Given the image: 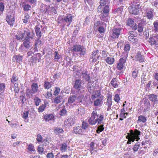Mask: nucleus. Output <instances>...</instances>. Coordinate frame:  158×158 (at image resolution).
Returning <instances> with one entry per match:
<instances>
[{
  "label": "nucleus",
  "instance_id": "nucleus-62",
  "mask_svg": "<svg viewBox=\"0 0 158 158\" xmlns=\"http://www.w3.org/2000/svg\"><path fill=\"white\" fill-rule=\"evenodd\" d=\"M104 23L100 21H97L94 23V27H97L101 26V24L102 25Z\"/></svg>",
  "mask_w": 158,
  "mask_h": 158
},
{
  "label": "nucleus",
  "instance_id": "nucleus-37",
  "mask_svg": "<svg viewBox=\"0 0 158 158\" xmlns=\"http://www.w3.org/2000/svg\"><path fill=\"white\" fill-rule=\"evenodd\" d=\"M67 145L66 143H63L61 145L60 147V150L61 152H65L67 148Z\"/></svg>",
  "mask_w": 158,
  "mask_h": 158
},
{
  "label": "nucleus",
  "instance_id": "nucleus-1",
  "mask_svg": "<svg viewBox=\"0 0 158 158\" xmlns=\"http://www.w3.org/2000/svg\"><path fill=\"white\" fill-rule=\"evenodd\" d=\"M129 132L130 133H128L126 137V138L128 139L127 144H131V142H134L135 140L138 141L140 139L139 135L141 134L140 131L137 129H135L134 131L131 130Z\"/></svg>",
  "mask_w": 158,
  "mask_h": 158
},
{
  "label": "nucleus",
  "instance_id": "nucleus-27",
  "mask_svg": "<svg viewBox=\"0 0 158 158\" xmlns=\"http://www.w3.org/2000/svg\"><path fill=\"white\" fill-rule=\"evenodd\" d=\"M101 95V90H96L91 95V98L92 100H94L100 96Z\"/></svg>",
  "mask_w": 158,
  "mask_h": 158
},
{
  "label": "nucleus",
  "instance_id": "nucleus-11",
  "mask_svg": "<svg viewBox=\"0 0 158 158\" xmlns=\"http://www.w3.org/2000/svg\"><path fill=\"white\" fill-rule=\"evenodd\" d=\"M42 55L41 54L38 53L34 56H32L30 60L32 64H36L40 62L41 60Z\"/></svg>",
  "mask_w": 158,
  "mask_h": 158
},
{
  "label": "nucleus",
  "instance_id": "nucleus-61",
  "mask_svg": "<svg viewBox=\"0 0 158 158\" xmlns=\"http://www.w3.org/2000/svg\"><path fill=\"white\" fill-rule=\"evenodd\" d=\"M27 149L30 151L34 152L35 151L34 147L32 144H30L29 145Z\"/></svg>",
  "mask_w": 158,
  "mask_h": 158
},
{
  "label": "nucleus",
  "instance_id": "nucleus-54",
  "mask_svg": "<svg viewBox=\"0 0 158 158\" xmlns=\"http://www.w3.org/2000/svg\"><path fill=\"white\" fill-rule=\"evenodd\" d=\"M60 88L58 87H55V90L53 94L55 96H56L60 93Z\"/></svg>",
  "mask_w": 158,
  "mask_h": 158
},
{
  "label": "nucleus",
  "instance_id": "nucleus-44",
  "mask_svg": "<svg viewBox=\"0 0 158 158\" xmlns=\"http://www.w3.org/2000/svg\"><path fill=\"white\" fill-rule=\"evenodd\" d=\"M35 104L36 106L39 105L41 102V100L37 97H35L34 99Z\"/></svg>",
  "mask_w": 158,
  "mask_h": 158
},
{
  "label": "nucleus",
  "instance_id": "nucleus-28",
  "mask_svg": "<svg viewBox=\"0 0 158 158\" xmlns=\"http://www.w3.org/2000/svg\"><path fill=\"white\" fill-rule=\"evenodd\" d=\"M99 3L100 4L97 8L98 10L100 8H103L106 5V4L108 5L109 2L108 0H101Z\"/></svg>",
  "mask_w": 158,
  "mask_h": 158
},
{
  "label": "nucleus",
  "instance_id": "nucleus-24",
  "mask_svg": "<svg viewBox=\"0 0 158 158\" xmlns=\"http://www.w3.org/2000/svg\"><path fill=\"white\" fill-rule=\"evenodd\" d=\"M96 118H97V120H96L95 124L97 123H98V124H101L103 123L104 119V116L103 115L97 113V116Z\"/></svg>",
  "mask_w": 158,
  "mask_h": 158
},
{
  "label": "nucleus",
  "instance_id": "nucleus-12",
  "mask_svg": "<svg viewBox=\"0 0 158 158\" xmlns=\"http://www.w3.org/2000/svg\"><path fill=\"white\" fill-rule=\"evenodd\" d=\"M126 24L127 26H130L132 29L134 30H136L137 28V25L134 22V19H128Z\"/></svg>",
  "mask_w": 158,
  "mask_h": 158
},
{
  "label": "nucleus",
  "instance_id": "nucleus-19",
  "mask_svg": "<svg viewBox=\"0 0 158 158\" xmlns=\"http://www.w3.org/2000/svg\"><path fill=\"white\" fill-rule=\"evenodd\" d=\"M6 46V44L4 43H2L0 44V54L2 56H4L5 55Z\"/></svg>",
  "mask_w": 158,
  "mask_h": 158
},
{
  "label": "nucleus",
  "instance_id": "nucleus-8",
  "mask_svg": "<svg viewBox=\"0 0 158 158\" xmlns=\"http://www.w3.org/2000/svg\"><path fill=\"white\" fill-rule=\"evenodd\" d=\"M99 56V51L98 50L93 51L92 53L91 56L90 58L92 63H94L97 61Z\"/></svg>",
  "mask_w": 158,
  "mask_h": 158
},
{
  "label": "nucleus",
  "instance_id": "nucleus-22",
  "mask_svg": "<svg viewBox=\"0 0 158 158\" xmlns=\"http://www.w3.org/2000/svg\"><path fill=\"white\" fill-rule=\"evenodd\" d=\"M73 132L76 134H81L82 130L81 126H76L73 127Z\"/></svg>",
  "mask_w": 158,
  "mask_h": 158
},
{
  "label": "nucleus",
  "instance_id": "nucleus-36",
  "mask_svg": "<svg viewBox=\"0 0 158 158\" xmlns=\"http://www.w3.org/2000/svg\"><path fill=\"white\" fill-rule=\"evenodd\" d=\"M22 6L24 11H28L30 10L31 8V5L28 4H27L25 2L23 3Z\"/></svg>",
  "mask_w": 158,
  "mask_h": 158
},
{
  "label": "nucleus",
  "instance_id": "nucleus-21",
  "mask_svg": "<svg viewBox=\"0 0 158 158\" xmlns=\"http://www.w3.org/2000/svg\"><path fill=\"white\" fill-rule=\"evenodd\" d=\"M104 60L106 63L110 65L113 64L115 61V59L114 57L111 56H108L104 59Z\"/></svg>",
  "mask_w": 158,
  "mask_h": 158
},
{
  "label": "nucleus",
  "instance_id": "nucleus-30",
  "mask_svg": "<svg viewBox=\"0 0 158 158\" xmlns=\"http://www.w3.org/2000/svg\"><path fill=\"white\" fill-rule=\"evenodd\" d=\"M147 119L145 116L143 115H140L138 117V119L137 121V123L140 122L145 123Z\"/></svg>",
  "mask_w": 158,
  "mask_h": 158
},
{
  "label": "nucleus",
  "instance_id": "nucleus-43",
  "mask_svg": "<svg viewBox=\"0 0 158 158\" xmlns=\"http://www.w3.org/2000/svg\"><path fill=\"white\" fill-rule=\"evenodd\" d=\"M25 41L23 43V45L24 47L27 48H28L30 47V42L29 41V38L25 39Z\"/></svg>",
  "mask_w": 158,
  "mask_h": 158
},
{
  "label": "nucleus",
  "instance_id": "nucleus-29",
  "mask_svg": "<svg viewBox=\"0 0 158 158\" xmlns=\"http://www.w3.org/2000/svg\"><path fill=\"white\" fill-rule=\"evenodd\" d=\"M109 15L101 14L100 15V18L101 20L107 22L109 19Z\"/></svg>",
  "mask_w": 158,
  "mask_h": 158
},
{
  "label": "nucleus",
  "instance_id": "nucleus-17",
  "mask_svg": "<svg viewBox=\"0 0 158 158\" xmlns=\"http://www.w3.org/2000/svg\"><path fill=\"white\" fill-rule=\"evenodd\" d=\"M56 10L55 7L50 6L49 5L48 6L47 11H46V13H47L49 15H51L56 14Z\"/></svg>",
  "mask_w": 158,
  "mask_h": 158
},
{
  "label": "nucleus",
  "instance_id": "nucleus-10",
  "mask_svg": "<svg viewBox=\"0 0 158 158\" xmlns=\"http://www.w3.org/2000/svg\"><path fill=\"white\" fill-rule=\"evenodd\" d=\"M73 16L71 14L66 15L62 18V21L64 22L67 23V26L69 27L72 22Z\"/></svg>",
  "mask_w": 158,
  "mask_h": 158
},
{
  "label": "nucleus",
  "instance_id": "nucleus-31",
  "mask_svg": "<svg viewBox=\"0 0 158 158\" xmlns=\"http://www.w3.org/2000/svg\"><path fill=\"white\" fill-rule=\"evenodd\" d=\"M148 42L152 46L156 45L157 42L155 40V37H150L148 40Z\"/></svg>",
  "mask_w": 158,
  "mask_h": 158
},
{
  "label": "nucleus",
  "instance_id": "nucleus-7",
  "mask_svg": "<svg viewBox=\"0 0 158 158\" xmlns=\"http://www.w3.org/2000/svg\"><path fill=\"white\" fill-rule=\"evenodd\" d=\"M76 118L75 116L72 115L69 116L68 119L64 121V124L66 125L72 126L75 123Z\"/></svg>",
  "mask_w": 158,
  "mask_h": 158
},
{
  "label": "nucleus",
  "instance_id": "nucleus-59",
  "mask_svg": "<svg viewBox=\"0 0 158 158\" xmlns=\"http://www.w3.org/2000/svg\"><path fill=\"white\" fill-rule=\"evenodd\" d=\"M29 18V16L28 14H26L25 15L24 18L23 19V22L24 23H27L28 21V19Z\"/></svg>",
  "mask_w": 158,
  "mask_h": 158
},
{
  "label": "nucleus",
  "instance_id": "nucleus-57",
  "mask_svg": "<svg viewBox=\"0 0 158 158\" xmlns=\"http://www.w3.org/2000/svg\"><path fill=\"white\" fill-rule=\"evenodd\" d=\"M36 139L38 143H40L42 141L43 137L40 134H38Z\"/></svg>",
  "mask_w": 158,
  "mask_h": 158
},
{
  "label": "nucleus",
  "instance_id": "nucleus-45",
  "mask_svg": "<svg viewBox=\"0 0 158 158\" xmlns=\"http://www.w3.org/2000/svg\"><path fill=\"white\" fill-rule=\"evenodd\" d=\"M29 114V112L28 111H25L22 114V117L24 121L28 118Z\"/></svg>",
  "mask_w": 158,
  "mask_h": 158
},
{
  "label": "nucleus",
  "instance_id": "nucleus-60",
  "mask_svg": "<svg viewBox=\"0 0 158 158\" xmlns=\"http://www.w3.org/2000/svg\"><path fill=\"white\" fill-rule=\"evenodd\" d=\"M14 90L15 93H18L19 91V88L18 87V84L15 83L14 85Z\"/></svg>",
  "mask_w": 158,
  "mask_h": 158
},
{
  "label": "nucleus",
  "instance_id": "nucleus-14",
  "mask_svg": "<svg viewBox=\"0 0 158 158\" xmlns=\"http://www.w3.org/2000/svg\"><path fill=\"white\" fill-rule=\"evenodd\" d=\"M106 98V105L108 107L107 110L109 111V110L111 109V106L112 105V95L110 94H108Z\"/></svg>",
  "mask_w": 158,
  "mask_h": 158
},
{
  "label": "nucleus",
  "instance_id": "nucleus-15",
  "mask_svg": "<svg viewBox=\"0 0 158 158\" xmlns=\"http://www.w3.org/2000/svg\"><path fill=\"white\" fill-rule=\"evenodd\" d=\"M73 87L76 90H78V92L80 91L81 89H84L83 87H81V81L79 79L76 80L74 83Z\"/></svg>",
  "mask_w": 158,
  "mask_h": 158
},
{
  "label": "nucleus",
  "instance_id": "nucleus-34",
  "mask_svg": "<svg viewBox=\"0 0 158 158\" xmlns=\"http://www.w3.org/2000/svg\"><path fill=\"white\" fill-rule=\"evenodd\" d=\"M146 16L148 19H152L154 16L153 11L150 10L146 13Z\"/></svg>",
  "mask_w": 158,
  "mask_h": 158
},
{
  "label": "nucleus",
  "instance_id": "nucleus-13",
  "mask_svg": "<svg viewBox=\"0 0 158 158\" xmlns=\"http://www.w3.org/2000/svg\"><path fill=\"white\" fill-rule=\"evenodd\" d=\"M97 10L98 12L101 13V14H109L110 11L109 6L108 5H106V6H105L102 8H100L99 10L98 8H97Z\"/></svg>",
  "mask_w": 158,
  "mask_h": 158
},
{
  "label": "nucleus",
  "instance_id": "nucleus-3",
  "mask_svg": "<svg viewBox=\"0 0 158 158\" xmlns=\"http://www.w3.org/2000/svg\"><path fill=\"white\" fill-rule=\"evenodd\" d=\"M122 56L123 57L119 59L116 66L117 69L119 70H122L124 67L128 56L127 53L123 52Z\"/></svg>",
  "mask_w": 158,
  "mask_h": 158
},
{
  "label": "nucleus",
  "instance_id": "nucleus-41",
  "mask_svg": "<svg viewBox=\"0 0 158 158\" xmlns=\"http://www.w3.org/2000/svg\"><path fill=\"white\" fill-rule=\"evenodd\" d=\"M140 146V143L139 142L136 143L133 146L132 149L134 152H136L138 151Z\"/></svg>",
  "mask_w": 158,
  "mask_h": 158
},
{
  "label": "nucleus",
  "instance_id": "nucleus-40",
  "mask_svg": "<svg viewBox=\"0 0 158 158\" xmlns=\"http://www.w3.org/2000/svg\"><path fill=\"white\" fill-rule=\"evenodd\" d=\"M112 86L114 88H116L118 87V85L117 83V79L116 78H113L110 82Z\"/></svg>",
  "mask_w": 158,
  "mask_h": 158
},
{
  "label": "nucleus",
  "instance_id": "nucleus-23",
  "mask_svg": "<svg viewBox=\"0 0 158 158\" xmlns=\"http://www.w3.org/2000/svg\"><path fill=\"white\" fill-rule=\"evenodd\" d=\"M135 58L140 62H143L144 61V56L143 55H141V53L139 52H137L135 56Z\"/></svg>",
  "mask_w": 158,
  "mask_h": 158
},
{
  "label": "nucleus",
  "instance_id": "nucleus-9",
  "mask_svg": "<svg viewBox=\"0 0 158 158\" xmlns=\"http://www.w3.org/2000/svg\"><path fill=\"white\" fill-rule=\"evenodd\" d=\"M97 116V112L93 111L91 114L90 117L88 119V122L89 124L94 125L95 124L96 118Z\"/></svg>",
  "mask_w": 158,
  "mask_h": 158
},
{
  "label": "nucleus",
  "instance_id": "nucleus-50",
  "mask_svg": "<svg viewBox=\"0 0 158 158\" xmlns=\"http://www.w3.org/2000/svg\"><path fill=\"white\" fill-rule=\"evenodd\" d=\"M128 39L129 41L131 42L134 43H136L138 41V40L136 38H134V37L132 35H130L128 37Z\"/></svg>",
  "mask_w": 158,
  "mask_h": 158
},
{
  "label": "nucleus",
  "instance_id": "nucleus-35",
  "mask_svg": "<svg viewBox=\"0 0 158 158\" xmlns=\"http://www.w3.org/2000/svg\"><path fill=\"white\" fill-rule=\"evenodd\" d=\"M52 82L51 81L49 82L48 81H45L44 82V87L46 89H49L52 86Z\"/></svg>",
  "mask_w": 158,
  "mask_h": 158
},
{
  "label": "nucleus",
  "instance_id": "nucleus-47",
  "mask_svg": "<svg viewBox=\"0 0 158 158\" xmlns=\"http://www.w3.org/2000/svg\"><path fill=\"white\" fill-rule=\"evenodd\" d=\"M101 53L102 57L104 59L107 57L108 55L109 54V53L105 50L102 51Z\"/></svg>",
  "mask_w": 158,
  "mask_h": 158
},
{
  "label": "nucleus",
  "instance_id": "nucleus-42",
  "mask_svg": "<svg viewBox=\"0 0 158 158\" xmlns=\"http://www.w3.org/2000/svg\"><path fill=\"white\" fill-rule=\"evenodd\" d=\"M76 98L77 97L75 95L71 96L68 98V102L69 103H72L75 101Z\"/></svg>",
  "mask_w": 158,
  "mask_h": 158
},
{
  "label": "nucleus",
  "instance_id": "nucleus-38",
  "mask_svg": "<svg viewBox=\"0 0 158 158\" xmlns=\"http://www.w3.org/2000/svg\"><path fill=\"white\" fill-rule=\"evenodd\" d=\"M48 6V5H45L43 3L41 4L40 8L41 11L44 13H46V11H47Z\"/></svg>",
  "mask_w": 158,
  "mask_h": 158
},
{
  "label": "nucleus",
  "instance_id": "nucleus-2",
  "mask_svg": "<svg viewBox=\"0 0 158 158\" xmlns=\"http://www.w3.org/2000/svg\"><path fill=\"white\" fill-rule=\"evenodd\" d=\"M140 0H135L131 2L132 6L130 8H129V12L135 15H137L139 12L138 9L140 8Z\"/></svg>",
  "mask_w": 158,
  "mask_h": 158
},
{
  "label": "nucleus",
  "instance_id": "nucleus-51",
  "mask_svg": "<svg viewBox=\"0 0 158 158\" xmlns=\"http://www.w3.org/2000/svg\"><path fill=\"white\" fill-rule=\"evenodd\" d=\"M114 100L117 103H118L120 100V96L118 94H116L114 95Z\"/></svg>",
  "mask_w": 158,
  "mask_h": 158
},
{
  "label": "nucleus",
  "instance_id": "nucleus-20",
  "mask_svg": "<svg viewBox=\"0 0 158 158\" xmlns=\"http://www.w3.org/2000/svg\"><path fill=\"white\" fill-rule=\"evenodd\" d=\"M55 118L54 114H47L44 115V118L46 121H49L53 120Z\"/></svg>",
  "mask_w": 158,
  "mask_h": 158
},
{
  "label": "nucleus",
  "instance_id": "nucleus-63",
  "mask_svg": "<svg viewBox=\"0 0 158 158\" xmlns=\"http://www.w3.org/2000/svg\"><path fill=\"white\" fill-rule=\"evenodd\" d=\"M153 25L154 30L158 32V21H155L153 23Z\"/></svg>",
  "mask_w": 158,
  "mask_h": 158
},
{
  "label": "nucleus",
  "instance_id": "nucleus-32",
  "mask_svg": "<svg viewBox=\"0 0 158 158\" xmlns=\"http://www.w3.org/2000/svg\"><path fill=\"white\" fill-rule=\"evenodd\" d=\"M103 98L102 96L100 97L99 98L97 99L94 102V105L95 106H99L101 104L102 99L101 98Z\"/></svg>",
  "mask_w": 158,
  "mask_h": 158
},
{
  "label": "nucleus",
  "instance_id": "nucleus-56",
  "mask_svg": "<svg viewBox=\"0 0 158 158\" xmlns=\"http://www.w3.org/2000/svg\"><path fill=\"white\" fill-rule=\"evenodd\" d=\"M98 31L100 33L102 34L105 32V29L103 26H100L98 28Z\"/></svg>",
  "mask_w": 158,
  "mask_h": 158
},
{
  "label": "nucleus",
  "instance_id": "nucleus-64",
  "mask_svg": "<svg viewBox=\"0 0 158 158\" xmlns=\"http://www.w3.org/2000/svg\"><path fill=\"white\" fill-rule=\"evenodd\" d=\"M40 37H38V38L36 40L35 42V46H37L38 45H40L41 44L42 41L40 39Z\"/></svg>",
  "mask_w": 158,
  "mask_h": 158
},
{
  "label": "nucleus",
  "instance_id": "nucleus-5",
  "mask_svg": "<svg viewBox=\"0 0 158 158\" xmlns=\"http://www.w3.org/2000/svg\"><path fill=\"white\" fill-rule=\"evenodd\" d=\"M72 52H80V55H84L86 53V50L85 48H83L80 45L75 44L74 45L71 49Z\"/></svg>",
  "mask_w": 158,
  "mask_h": 158
},
{
  "label": "nucleus",
  "instance_id": "nucleus-33",
  "mask_svg": "<svg viewBox=\"0 0 158 158\" xmlns=\"http://www.w3.org/2000/svg\"><path fill=\"white\" fill-rule=\"evenodd\" d=\"M54 132L56 135H59L60 133H62L64 131L62 128L56 127L54 129Z\"/></svg>",
  "mask_w": 158,
  "mask_h": 158
},
{
  "label": "nucleus",
  "instance_id": "nucleus-4",
  "mask_svg": "<svg viewBox=\"0 0 158 158\" xmlns=\"http://www.w3.org/2000/svg\"><path fill=\"white\" fill-rule=\"evenodd\" d=\"M122 28H114L112 30V33L110 36L109 37L108 40H112L118 38L120 35Z\"/></svg>",
  "mask_w": 158,
  "mask_h": 158
},
{
  "label": "nucleus",
  "instance_id": "nucleus-6",
  "mask_svg": "<svg viewBox=\"0 0 158 158\" xmlns=\"http://www.w3.org/2000/svg\"><path fill=\"white\" fill-rule=\"evenodd\" d=\"M38 86L37 83H33L31 85V89H28L27 91L26 95L27 96H29L30 94H32L37 92L38 89Z\"/></svg>",
  "mask_w": 158,
  "mask_h": 158
},
{
  "label": "nucleus",
  "instance_id": "nucleus-58",
  "mask_svg": "<svg viewBox=\"0 0 158 158\" xmlns=\"http://www.w3.org/2000/svg\"><path fill=\"white\" fill-rule=\"evenodd\" d=\"M67 113V111L65 108H63L60 111V115L61 116H64Z\"/></svg>",
  "mask_w": 158,
  "mask_h": 158
},
{
  "label": "nucleus",
  "instance_id": "nucleus-39",
  "mask_svg": "<svg viewBox=\"0 0 158 158\" xmlns=\"http://www.w3.org/2000/svg\"><path fill=\"white\" fill-rule=\"evenodd\" d=\"M62 99V97L61 96H57L53 99V102L55 104H58L61 102Z\"/></svg>",
  "mask_w": 158,
  "mask_h": 158
},
{
  "label": "nucleus",
  "instance_id": "nucleus-49",
  "mask_svg": "<svg viewBox=\"0 0 158 158\" xmlns=\"http://www.w3.org/2000/svg\"><path fill=\"white\" fill-rule=\"evenodd\" d=\"M103 125H101L98 127L97 129L96 130V132L98 134H99L100 132L103 131L104 130Z\"/></svg>",
  "mask_w": 158,
  "mask_h": 158
},
{
  "label": "nucleus",
  "instance_id": "nucleus-16",
  "mask_svg": "<svg viewBox=\"0 0 158 158\" xmlns=\"http://www.w3.org/2000/svg\"><path fill=\"white\" fill-rule=\"evenodd\" d=\"M82 77L86 81L88 82V84L91 83L90 76V74L88 73V72L87 71L83 72L81 73Z\"/></svg>",
  "mask_w": 158,
  "mask_h": 158
},
{
  "label": "nucleus",
  "instance_id": "nucleus-46",
  "mask_svg": "<svg viewBox=\"0 0 158 158\" xmlns=\"http://www.w3.org/2000/svg\"><path fill=\"white\" fill-rule=\"evenodd\" d=\"M88 126L89 124L86 122L85 121L82 122L81 127L82 128L85 130L88 128Z\"/></svg>",
  "mask_w": 158,
  "mask_h": 158
},
{
  "label": "nucleus",
  "instance_id": "nucleus-52",
  "mask_svg": "<svg viewBox=\"0 0 158 158\" xmlns=\"http://www.w3.org/2000/svg\"><path fill=\"white\" fill-rule=\"evenodd\" d=\"M54 54V60L56 61H57L60 58L61 56L58 54V52L57 51H55V52Z\"/></svg>",
  "mask_w": 158,
  "mask_h": 158
},
{
  "label": "nucleus",
  "instance_id": "nucleus-55",
  "mask_svg": "<svg viewBox=\"0 0 158 158\" xmlns=\"http://www.w3.org/2000/svg\"><path fill=\"white\" fill-rule=\"evenodd\" d=\"M130 48V46L129 44H125L124 47V50L126 52H125L127 53L128 54L127 52L129 51Z\"/></svg>",
  "mask_w": 158,
  "mask_h": 158
},
{
  "label": "nucleus",
  "instance_id": "nucleus-18",
  "mask_svg": "<svg viewBox=\"0 0 158 158\" xmlns=\"http://www.w3.org/2000/svg\"><path fill=\"white\" fill-rule=\"evenodd\" d=\"M148 97L149 100L153 102V104H157L158 102L157 96L153 94L148 95Z\"/></svg>",
  "mask_w": 158,
  "mask_h": 158
},
{
  "label": "nucleus",
  "instance_id": "nucleus-53",
  "mask_svg": "<svg viewBox=\"0 0 158 158\" xmlns=\"http://www.w3.org/2000/svg\"><path fill=\"white\" fill-rule=\"evenodd\" d=\"M123 110H124V109H122L121 110V112L120 113L119 116L121 118H126V116L128 115V113H123Z\"/></svg>",
  "mask_w": 158,
  "mask_h": 158
},
{
  "label": "nucleus",
  "instance_id": "nucleus-48",
  "mask_svg": "<svg viewBox=\"0 0 158 158\" xmlns=\"http://www.w3.org/2000/svg\"><path fill=\"white\" fill-rule=\"evenodd\" d=\"M46 107V106L45 104H42L40 106L38 109V111L39 112H43Z\"/></svg>",
  "mask_w": 158,
  "mask_h": 158
},
{
  "label": "nucleus",
  "instance_id": "nucleus-26",
  "mask_svg": "<svg viewBox=\"0 0 158 158\" xmlns=\"http://www.w3.org/2000/svg\"><path fill=\"white\" fill-rule=\"evenodd\" d=\"M41 26L40 25L36 26L35 29L36 35L39 37H41Z\"/></svg>",
  "mask_w": 158,
  "mask_h": 158
},
{
  "label": "nucleus",
  "instance_id": "nucleus-25",
  "mask_svg": "<svg viewBox=\"0 0 158 158\" xmlns=\"http://www.w3.org/2000/svg\"><path fill=\"white\" fill-rule=\"evenodd\" d=\"M23 56L20 55H15L13 58V60L17 63H20L22 62Z\"/></svg>",
  "mask_w": 158,
  "mask_h": 158
}]
</instances>
